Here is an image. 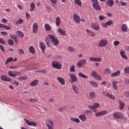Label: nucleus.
Wrapping results in <instances>:
<instances>
[{
	"label": "nucleus",
	"instance_id": "9",
	"mask_svg": "<svg viewBox=\"0 0 129 129\" xmlns=\"http://www.w3.org/2000/svg\"><path fill=\"white\" fill-rule=\"evenodd\" d=\"M1 79L3 81H6V82H10V81H12V79L11 78H10L9 77H8L6 75L1 76Z\"/></svg>",
	"mask_w": 129,
	"mask_h": 129
},
{
	"label": "nucleus",
	"instance_id": "56",
	"mask_svg": "<svg viewBox=\"0 0 129 129\" xmlns=\"http://www.w3.org/2000/svg\"><path fill=\"white\" fill-rule=\"evenodd\" d=\"M101 25L102 27H104V28H107V26H108L107 25V22L106 23L103 22Z\"/></svg>",
	"mask_w": 129,
	"mask_h": 129
},
{
	"label": "nucleus",
	"instance_id": "10",
	"mask_svg": "<svg viewBox=\"0 0 129 129\" xmlns=\"http://www.w3.org/2000/svg\"><path fill=\"white\" fill-rule=\"evenodd\" d=\"M108 112L106 110H104L100 112H98L95 114V116L98 117L99 116H102V115H105L107 114Z\"/></svg>",
	"mask_w": 129,
	"mask_h": 129
},
{
	"label": "nucleus",
	"instance_id": "36",
	"mask_svg": "<svg viewBox=\"0 0 129 129\" xmlns=\"http://www.w3.org/2000/svg\"><path fill=\"white\" fill-rule=\"evenodd\" d=\"M44 28L46 31H50L51 30V26L48 24H45Z\"/></svg>",
	"mask_w": 129,
	"mask_h": 129
},
{
	"label": "nucleus",
	"instance_id": "22",
	"mask_svg": "<svg viewBox=\"0 0 129 129\" xmlns=\"http://www.w3.org/2000/svg\"><path fill=\"white\" fill-rule=\"evenodd\" d=\"M119 102V110H122V109H123V108H124V106H125V104L124 103H123V102L119 100L118 101Z\"/></svg>",
	"mask_w": 129,
	"mask_h": 129
},
{
	"label": "nucleus",
	"instance_id": "38",
	"mask_svg": "<svg viewBox=\"0 0 129 129\" xmlns=\"http://www.w3.org/2000/svg\"><path fill=\"white\" fill-rule=\"evenodd\" d=\"M97 73H96L95 71H92L91 73V76L92 77H93V78H95V77L98 75Z\"/></svg>",
	"mask_w": 129,
	"mask_h": 129
},
{
	"label": "nucleus",
	"instance_id": "29",
	"mask_svg": "<svg viewBox=\"0 0 129 129\" xmlns=\"http://www.w3.org/2000/svg\"><path fill=\"white\" fill-rule=\"evenodd\" d=\"M57 80L61 85H65V80L61 77H57Z\"/></svg>",
	"mask_w": 129,
	"mask_h": 129
},
{
	"label": "nucleus",
	"instance_id": "34",
	"mask_svg": "<svg viewBox=\"0 0 129 129\" xmlns=\"http://www.w3.org/2000/svg\"><path fill=\"white\" fill-rule=\"evenodd\" d=\"M8 75L10 77H17V74H13V71H10L8 72Z\"/></svg>",
	"mask_w": 129,
	"mask_h": 129
},
{
	"label": "nucleus",
	"instance_id": "57",
	"mask_svg": "<svg viewBox=\"0 0 129 129\" xmlns=\"http://www.w3.org/2000/svg\"><path fill=\"white\" fill-rule=\"evenodd\" d=\"M119 44H120V42L118 41H114L113 43V45H114L115 46H118V45H119Z\"/></svg>",
	"mask_w": 129,
	"mask_h": 129
},
{
	"label": "nucleus",
	"instance_id": "17",
	"mask_svg": "<svg viewBox=\"0 0 129 129\" xmlns=\"http://www.w3.org/2000/svg\"><path fill=\"white\" fill-rule=\"evenodd\" d=\"M73 90L76 94H79V88L77 86L73 85L72 86Z\"/></svg>",
	"mask_w": 129,
	"mask_h": 129
},
{
	"label": "nucleus",
	"instance_id": "54",
	"mask_svg": "<svg viewBox=\"0 0 129 129\" xmlns=\"http://www.w3.org/2000/svg\"><path fill=\"white\" fill-rule=\"evenodd\" d=\"M18 79H20V80H27V79H28V77H21L20 78H18Z\"/></svg>",
	"mask_w": 129,
	"mask_h": 129
},
{
	"label": "nucleus",
	"instance_id": "13",
	"mask_svg": "<svg viewBox=\"0 0 129 129\" xmlns=\"http://www.w3.org/2000/svg\"><path fill=\"white\" fill-rule=\"evenodd\" d=\"M102 59L100 57L95 58L93 57H91L89 58V60L92 61V62H101Z\"/></svg>",
	"mask_w": 129,
	"mask_h": 129
},
{
	"label": "nucleus",
	"instance_id": "11",
	"mask_svg": "<svg viewBox=\"0 0 129 129\" xmlns=\"http://www.w3.org/2000/svg\"><path fill=\"white\" fill-rule=\"evenodd\" d=\"M24 120L25 121L26 123L28 124V125H31L32 126H37V124L35 122H31L26 118H24Z\"/></svg>",
	"mask_w": 129,
	"mask_h": 129
},
{
	"label": "nucleus",
	"instance_id": "12",
	"mask_svg": "<svg viewBox=\"0 0 129 129\" xmlns=\"http://www.w3.org/2000/svg\"><path fill=\"white\" fill-rule=\"evenodd\" d=\"M74 20L77 24H79L80 23V16L77 14H74L73 16Z\"/></svg>",
	"mask_w": 129,
	"mask_h": 129
},
{
	"label": "nucleus",
	"instance_id": "15",
	"mask_svg": "<svg viewBox=\"0 0 129 129\" xmlns=\"http://www.w3.org/2000/svg\"><path fill=\"white\" fill-rule=\"evenodd\" d=\"M91 27L94 30H95L96 31H99V29H100V26H99V25L97 24H92Z\"/></svg>",
	"mask_w": 129,
	"mask_h": 129
},
{
	"label": "nucleus",
	"instance_id": "3",
	"mask_svg": "<svg viewBox=\"0 0 129 129\" xmlns=\"http://www.w3.org/2000/svg\"><path fill=\"white\" fill-rule=\"evenodd\" d=\"M52 67H53V68H55V69L60 70L62 68V63L57 61H52Z\"/></svg>",
	"mask_w": 129,
	"mask_h": 129
},
{
	"label": "nucleus",
	"instance_id": "47",
	"mask_svg": "<svg viewBox=\"0 0 129 129\" xmlns=\"http://www.w3.org/2000/svg\"><path fill=\"white\" fill-rule=\"evenodd\" d=\"M70 71L71 72H75V66L74 65L71 66V67L70 69Z\"/></svg>",
	"mask_w": 129,
	"mask_h": 129
},
{
	"label": "nucleus",
	"instance_id": "4",
	"mask_svg": "<svg viewBox=\"0 0 129 129\" xmlns=\"http://www.w3.org/2000/svg\"><path fill=\"white\" fill-rule=\"evenodd\" d=\"M99 106H100V104L98 103H96L93 106H89L88 108L94 111V112H96V109L99 108Z\"/></svg>",
	"mask_w": 129,
	"mask_h": 129
},
{
	"label": "nucleus",
	"instance_id": "43",
	"mask_svg": "<svg viewBox=\"0 0 129 129\" xmlns=\"http://www.w3.org/2000/svg\"><path fill=\"white\" fill-rule=\"evenodd\" d=\"M12 61H14V58L13 57H10L6 60V64H8V63H10V62H12Z\"/></svg>",
	"mask_w": 129,
	"mask_h": 129
},
{
	"label": "nucleus",
	"instance_id": "31",
	"mask_svg": "<svg viewBox=\"0 0 129 129\" xmlns=\"http://www.w3.org/2000/svg\"><path fill=\"white\" fill-rule=\"evenodd\" d=\"M120 54L121 55V57H122L123 59H125L126 60H127V56L125 55V53L123 51H120Z\"/></svg>",
	"mask_w": 129,
	"mask_h": 129
},
{
	"label": "nucleus",
	"instance_id": "19",
	"mask_svg": "<svg viewBox=\"0 0 129 129\" xmlns=\"http://www.w3.org/2000/svg\"><path fill=\"white\" fill-rule=\"evenodd\" d=\"M40 48H41L43 53H45V50H46V45L44 42H40L39 43Z\"/></svg>",
	"mask_w": 129,
	"mask_h": 129
},
{
	"label": "nucleus",
	"instance_id": "35",
	"mask_svg": "<svg viewBox=\"0 0 129 129\" xmlns=\"http://www.w3.org/2000/svg\"><path fill=\"white\" fill-rule=\"evenodd\" d=\"M29 52L30 53H32V54L35 53V48H34L33 46H30L29 47Z\"/></svg>",
	"mask_w": 129,
	"mask_h": 129
},
{
	"label": "nucleus",
	"instance_id": "26",
	"mask_svg": "<svg viewBox=\"0 0 129 129\" xmlns=\"http://www.w3.org/2000/svg\"><path fill=\"white\" fill-rule=\"evenodd\" d=\"M39 84V80H34L30 84V86H36Z\"/></svg>",
	"mask_w": 129,
	"mask_h": 129
},
{
	"label": "nucleus",
	"instance_id": "16",
	"mask_svg": "<svg viewBox=\"0 0 129 129\" xmlns=\"http://www.w3.org/2000/svg\"><path fill=\"white\" fill-rule=\"evenodd\" d=\"M57 32L59 35H61V36H66V31L63 30L61 28H58L57 29Z\"/></svg>",
	"mask_w": 129,
	"mask_h": 129
},
{
	"label": "nucleus",
	"instance_id": "8",
	"mask_svg": "<svg viewBox=\"0 0 129 129\" xmlns=\"http://www.w3.org/2000/svg\"><path fill=\"white\" fill-rule=\"evenodd\" d=\"M69 76L71 79V83H75V82H77V78L76 77V75L74 74H70Z\"/></svg>",
	"mask_w": 129,
	"mask_h": 129
},
{
	"label": "nucleus",
	"instance_id": "60",
	"mask_svg": "<svg viewBox=\"0 0 129 129\" xmlns=\"http://www.w3.org/2000/svg\"><path fill=\"white\" fill-rule=\"evenodd\" d=\"M120 4L121 7H124V6H127V4L124 2H120Z\"/></svg>",
	"mask_w": 129,
	"mask_h": 129
},
{
	"label": "nucleus",
	"instance_id": "40",
	"mask_svg": "<svg viewBox=\"0 0 129 129\" xmlns=\"http://www.w3.org/2000/svg\"><path fill=\"white\" fill-rule=\"evenodd\" d=\"M96 80H98V81H101L102 78H101V76H100L99 75H96L95 77L94 78Z\"/></svg>",
	"mask_w": 129,
	"mask_h": 129
},
{
	"label": "nucleus",
	"instance_id": "30",
	"mask_svg": "<svg viewBox=\"0 0 129 129\" xmlns=\"http://www.w3.org/2000/svg\"><path fill=\"white\" fill-rule=\"evenodd\" d=\"M78 76L81 77V78H84V79H88V76L83 74L82 73H79L78 74Z\"/></svg>",
	"mask_w": 129,
	"mask_h": 129
},
{
	"label": "nucleus",
	"instance_id": "2",
	"mask_svg": "<svg viewBox=\"0 0 129 129\" xmlns=\"http://www.w3.org/2000/svg\"><path fill=\"white\" fill-rule=\"evenodd\" d=\"M92 6L95 10L96 11H101V7L99 6L98 4V1L97 0H92Z\"/></svg>",
	"mask_w": 129,
	"mask_h": 129
},
{
	"label": "nucleus",
	"instance_id": "63",
	"mask_svg": "<svg viewBox=\"0 0 129 129\" xmlns=\"http://www.w3.org/2000/svg\"><path fill=\"white\" fill-rule=\"evenodd\" d=\"M18 52H19V54H24V50L22 49H19L18 50Z\"/></svg>",
	"mask_w": 129,
	"mask_h": 129
},
{
	"label": "nucleus",
	"instance_id": "41",
	"mask_svg": "<svg viewBox=\"0 0 129 129\" xmlns=\"http://www.w3.org/2000/svg\"><path fill=\"white\" fill-rule=\"evenodd\" d=\"M90 84H91L92 86H93L94 87H97L98 86L97 84L93 81H91L90 82Z\"/></svg>",
	"mask_w": 129,
	"mask_h": 129
},
{
	"label": "nucleus",
	"instance_id": "32",
	"mask_svg": "<svg viewBox=\"0 0 129 129\" xmlns=\"http://www.w3.org/2000/svg\"><path fill=\"white\" fill-rule=\"evenodd\" d=\"M70 119L72 120V121H73V122H77V123H79V122H80V119H79L78 118L71 117Z\"/></svg>",
	"mask_w": 129,
	"mask_h": 129
},
{
	"label": "nucleus",
	"instance_id": "46",
	"mask_svg": "<svg viewBox=\"0 0 129 129\" xmlns=\"http://www.w3.org/2000/svg\"><path fill=\"white\" fill-rule=\"evenodd\" d=\"M14 43L15 42L12 39H10L8 40V44L10 45V46H12V45H14Z\"/></svg>",
	"mask_w": 129,
	"mask_h": 129
},
{
	"label": "nucleus",
	"instance_id": "58",
	"mask_svg": "<svg viewBox=\"0 0 129 129\" xmlns=\"http://www.w3.org/2000/svg\"><path fill=\"white\" fill-rule=\"evenodd\" d=\"M48 102H49V103H53V102H54V99L52 98H49L48 99Z\"/></svg>",
	"mask_w": 129,
	"mask_h": 129
},
{
	"label": "nucleus",
	"instance_id": "53",
	"mask_svg": "<svg viewBox=\"0 0 129 129\" xmlns=\"http://www.w3.org/2000/svg\"><path fill=\"white\" fill-rule=\"evenodd\" d=\"M67 109V108L66 107H62L59 109V111H64Z\"/></svg>",
	"mask_w": 129,
	"mask_h": 129
},
{
	"label": "nucleus",
	"instance_id": "55",
	"mask_svg": "<svg viewBox=\"0 0 129 129\" xmlns=\"http://www.w3.org/2000/svg\"><path fill=\"white\" fill-rule=\"evenodd\" d=\"M10 37V38H11V39H13L14 40L17 39V36L16 35H11Z\"/></svg>",
	"mask_w": 129,
	"mask_h": 129
},
{
	"label": "nucleus",
	"instance_id": "20",
	"mask_svg": "<svg viewBox=\"0 0 129 129\" xmlns=\"http://www.w3.org/2000/svg\"><path fill=\"white\" fill-rule=\"evenodd\" d=\"M46 125L47 126H54V122L53 121H52V120H51V119H48V120H46Z\"/></svg>",
	"mask_w": 129,
	"mask_h": 129
},
{
	"label": "nucleus",
	"instance_id": "59",
	"mask_svg": "<svg viewBox=\"0 0 129 129\" xmlns=\"http://www.w3.org/2000/svg\"><path fill=\"white\" fill-rule=\"evenodd\" d=\"M69 52H74V48L72 46L69 47Z\"/></svg>",
	"mask_w": 129,
	"mask_h": 129
},
{
	"label": "nucleus",
	"instance_id": "37",
	"mask_svg": "<svg viewBox=\"0 0 129 129\" xmlns=\"http://www.w3.org/2000/svg\"><path fill=\"white\" fill-rule=\"evenodd\" d=\"M74 3L80 7H81V6L82 5V2H81V1L80 0H75Z\"/></svg>",
	"mask_w": 129,
	"mask_h": 129
},
{
	"label": "nucleus",
	"instance_id": "18",
	"mask_svg": "<svg viewBox=\"0 0 129 129\" xmlns=\"http://www.w3.org/2000/svg\"><path fill=\"white\" fill-rule=\"evenodd\" d=\"M79 118L82 121H86L87 120V117L85 114H81L79 116Z\"/></svg>",
	"mask_w": 129,
	"mask_h": 129
},
{
	"label": "nucleus",
	"instance_id": "7",
	"mask_svg": "<svg viewBox=\"0 0 129 129\" xmlns=\"http://www.w3.org/2000/svg\"><path fill=\"white\" fill-rule=\"evenodd\" d=\"M107 44H108V41L105 39H103L100 40L98 45L99 47H105Z\"/></svg>",
	"mask_w": 129,
	"mask_h": 129
},
{
	"label": "nucleus",
	"instance_id": "45",
	"mask_svg": "<svg viewBox=\"0 0 129 129\" xmlns=\"http://www.w3.org/2000/svg\"><path fill=\"white\" fill-rule=\"evenodd\" d=\"M36 73H43L44 74H46L47 73V71L44 70H41L40 71H35Z\"/></svg>",
	"mask_w": 129,
	"mask_h": 129
},
{
	"label": "nucleus",
	"instance_id": "6",
	"mask_svg": "<svg viewBox=\"0 0 129 129\" xmlns=\"http://www.w3.org/2000/svg\"><path fill=\"white\" fill-rule=\"evenodd\" d=\"M113 116L114 118H116L117 119L123 118V113L119 112H116L113 113Z\"/></svg>",
	"mask_w": 129,
	"mask_h": 129
},
{
	"label": "nucleus",
	"instance_id": "1",
	"mask_svg": "<svg viewBox=\"0 0 129 129\" xmlns=\"http://www.w3.org/2000/svg\"><path fill=\"white\" fill-rule=\"evenodd\" d=\"M48 39L50 40V41L53 43L55 46H57L59 44V40L57 39V37H55L54 35H48Z\"/></svg>",
	"mask_w": 129,
	"mask_h": 129
},
{
	"label": "nucleus",
	"instance_id": "24",
	"mask_svg": "<svg viewBox=\"0 0 129 129\" xmlns=\"http://www.w3.org/2000/svg\"><path fill=\"white\" fill-rule=\"evenodd\" d=\"M113 5H114L113 0H108L106 3V6L107 7H112Z\"/></svg>",
	"mask_w": 129,
	"mask_h": 129
},
{
	"label": "nucleus",
	"instance_id": "21",
	"mask_svg": "<svg viewBox=\"0 0 129 129\" xmlns=\"http://www.w3.org/2000/svg\"><path fill=\"white\" fill-rule=\"evenodd\" d=\"M121 30L122 32H126L127 31V25L126 24H122L121 25Z\"/></svg>",
	"mask_w": 129,
	"mask_h": 129
},
{
	"label": "nucleus",
	"instance_id": "48",
	"mask_svg": "<svg viewBox=\"0 0 129 129\" xmlns=\"http://www.w3.org/2000/svg\"><path fill=\"white\" fill-rule=\"evenodd\" d=\"M105 19H106V17H105V16H103L102 15H100L99 16V19L100 20V21H103V20H105Z\"/></svg>",
	"mask_w": 129,
	"mask_h": 129
},
{
	"label": "nucleus",
	"instance_id": "51",
	"mask_svg": "<svg viewBox=\"0 0 129 129\" xmlns=\"http://www.w3.org/2000/svg\"><path fill=\"white\" fill-rule=\"evenodd\" d=\"M45 41L48 47H50V45L49 44V39L47 37H45Z\"/></svg>",
	"mask_w": 129,
	"mask_h": 129
},
{
	"label": "nucleus",
	"instance_id": "52",
	"mask_svg": "<svg viewBox=\"0 0 129 129\" xmlns=\"http://www.w3.org/2000/svg\"><path fill=\"white\" fill-rule=\"evenodd\" d=\"M0 43L3 45H6V41L4 40V38H0Z\"/></svg>",
	"mask_w": 129,
	"mask_h": 129
},
{
	"label": "nucleus",
	"instance_id": "50",
	"mask_svg": "<svg viewBox=\"0 0 129 129\" xmlns=\"http://www.w3.org/2000/svg\"><path fill=\"white\" fill-rule=\"evenodd\" d=\"M106 23H107V25L108 26H111V25H113V21L110 20V21L107 22Z\"/></svg>",
	"mask_w": 129,
	"mask_h": 129
},
{
	"label": "nucleus",
	"instance_id": "61",
	"mask_svg": "<svg viewBox=\"0 0 129 129\" xmlns=\"http://www.w3.org/2000/svg\"><path fill=\"white\" fill-rule=\"evenodd\" d=\"M4 29H6V30H11V27L7 26V25H4V26L3 27Z\"/></svg>",
	"mask_w": 129,
	"mask_h": 129
},
{
	"label": "nucleus",
	"instance_id": "44",
	"mask_svg": "<svg viewBox=\"0 0 129 129\" xmlns=\"http://www.w3.org/2000/svg\"><path fill=\"white\" fill-rule=\"evenodd\" d=\"M107 97H109V98H110L111 99H113V100L115 99V97L109 93L107 94Z\"/></svg>",
	"mask_w": 129,
	"mask_h": 129
},
{
	"label": "nucleus",
	"instance_id": "33",
	"mask_svg": "<svg viewBox=\"0 0 129 129\" xmlns=\"http://www.w3.org/2000/svg\"><path fill=\"white\" fill-rule=\"evenodd\" d=\"M30 12H34V10L36 9V6L34 3H31L30 4Z\"/></svg>",
	"mask_w": 129,
	"mask_h": 129
},
{
	"label": "nucleus",
	"instance_id": "64",
	"mask_svg": "<svg viewBox=\"0 0 129 129\" xmlns=\"http://www.w3.org/2000/svg\"><path fill=\"white\" fill-rule=\"evenodd\" d=\"M2 23H8V20L6 19H2Z\"/></svg>",
	"mask_w": 129,
	"mask_h": 129
},
{
	"label": "nucleus",
	"instance_id": "42",
	"mask_svg": "<svg viewBox=\"0 0 129 129\" xmlns=\"http://www.w3.org/2000/svg\"><path fill=\"white\" fill-rule=\"evenodd\" d=\"M16 33H17V34L18 35V37H21V38H23L24 36V33H23L21 31H17Z\"/></svg>",
	"mask_w": 129,
	"mask_h": 129
},
{
	"label": "nucleus",
	"instance_id": "49",
	"mask_svg": "<svg viewBox=\"0 0 129 129\" xmlns=\"http://www.w3.org/2000/svg\"><path fill=\"white\" fill-rule=\"evenodd\" d=\"M124 72L127 74H129V67H125L124 69Z\"/></svg>",
	"mask_w": 129,
	"mask_h": 129
},
{
	"label": "nucleus",
	"instance_id": "28",
	"mask_svg": "<svg viewBox=\"0 0 129 129\" xmlns=\"http://www.w3.org/2000/svg\"><path fill=\"white\" fill-rule=\"evenodd\" d=\"M89 96L91 98V99H94L96 98V94L94 92H91L89 93Z\"/></svg>",
	"mask_w": 129,
	"mask_h": 129
},
{
	"label": "nucleus",
	"instance_id": "27",
	"mask_svg": "<svg viewBox=\"0 0 129 129\" xmlns=\"http://www.w3.org/2000/svg\"><path fill=\"white\" fill-rule=\"evenodd\" d=\"M120 75V71L118 70V71L111 74V77H117Z\"/></svg>",
	"mask_w": 129,
	"mask_h": 129
},
{
	"label": "nucleus",
	"instance_id": "39",
	"mask_svg": "<svg viewBox=\"0 0 129 129\" xmlns=\"http://www.w3.org/2000/svg\"><path fill=\"white\" fill-rule=\"evenodd\" d=\"M24 23V20L23 19H19L18 21L16 22V25H21V24Z\"/></svg>",
	"mask_w": 129,
	"mask_h": 129
},
{
	"label": "nucleus",
	"instance_id": "25",
	"mask_svg": "<svg viewBox=\"0 0 129 129\" xmlns=\"http://www.w3.org/2000/svg\"><path fill=\"white\" fill-rule=\"evenodd\" d=\"M61 24V18L59 17H57L55 19V24L56 27H59Z\"/></svg>",
	"mask_w": 129,
	"mask_h": 129
},
{
	"label": "nucleus",
	"instance_id": "23",
	"mask_svg": "<svg viewBox=\"0 0 129 129\" xmlns=\"http://www.w3.org/2000/svg\"><path fill=\"white\" fill-rule=\"evenodd\" d=\"M112 84L113 87L115 90H117V86L118 85V82L115 80L112 81Z\"/></svg>",
	"mask_w": 129,
	"mask_h": 129
},
{
	"label": "nucleus",
	"instance_id": "62",
	"mask_svg": "<svg viewBox=\"0 0 129 129\" xmlns=\"http://www.w3.org/2000/svg\"><path fill=\"white\" fill-rule=\"evenodd\" d=\"M50 2L53 5H56L57 4V0H50Z\"/></svg>",
	"mask_w": 129,
	"mask_h": 129
},
{
	"label": "nucleus",
	"instance_id": "5",
	"mask_svg": "<svg viewBox=\"0 0 129 129\" xmlns=\"http://www.w3.org/2000/svg\"><path fill=\"white\" fill-rule=\"evenodd\" d=\"M87 61L85 58L82 59L77 63V66L78 68H81L82 66H84L85 64H86Z\"/></svg>",
	"mask_w": 129,
	"mask_h": 129
},
{
	"label": "nucleus",
	"instance_id": "14",
	"mask_svg": "<svg viewBox=\"0 0 129 129\" xmlns=\"http://www.w3.org/2000/svg\"><path fill=\"white\" fill-rule=\"evenodd\" d=\"M38 24L36 23H35L33 25L32 29H33V33L34 34H36L37 32H38Z\"/></svg>",
	"mask_w": 129,
	"mask_h": 129
}]
</instances>
